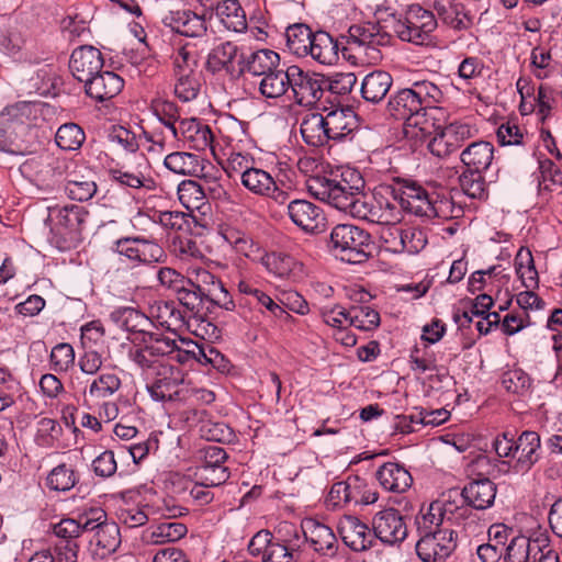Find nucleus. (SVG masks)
<instances>
[{
    "label": "nucleus",
    "mask_w": 562,
    "mask_h": 562,
    "mask_svg": "<svg viewBox=\"0 0 562 562\" xmlns=\"http://www.w3.org/2000/svg\"><path fill=\"white\" fill-rule=\"evenodd\" d=\"M244 123L229 120L227 125V156L223 169L227 175L228 183L218 196L220 224L218 233L223 239L239 254H245L246 248V216L245 194L246 187V156L243 134Z\"/></svg>",
    "instance_id": "obj_1"
},
{
    "label": "nucleus",
    "mask_w": 562,
    "mask_h": 562,
    "mask_svg": "<svg viewBox=\"0 0 562 562\" xmlns=\"http://www.w3.org/2000/svg\"><path fill=\"white\" fill-rule=\"evenodd\" d=\"M364 188L362 175L355 169H346L333 178L316 177L308 182V191L316 199L359 220L369 196Z\"/></svg>",
    "instance_id": "obj_2"
},
{
    "label": "nucleus",
    "mask_w": 562,
    "mask_h": 562,
    "mask_svg": "<svg viewBox=\"0 0 562 562\" xmlns=\"http://www.w3.org/2000/svg\"><path fill=\"white\" fill-rule=\"evenodd\" d=\"M35 112L36 105L26 101L16 102L0 112V151L15 156L32 151L27 135Z\"/></svg>",
    "instance_id": "obj_3"
},
{
    "label": "nucleus",
    "mask_w": 562,
    "mask_h": 562,
    "mask_svg": "<svg viewBox=\"0 0 562 562\" xmlns=\"http://www.w3.org/2000/svg\"><path fill=\"white\" fill-rule=\"evenodd\" d=\"M387 112L395 120L404 121L406 135L423 137L431 134L427 112L422 106L412 86L391 95L387 102Z\"/></svg>",
    "instance_id": "obj_4"
},
{
    "label": "nucleus",
    "mask_w": 562,
    "mask_h": 562,
    "mask_svg": "<svg viewBox=\"0 0 562 562\" xmlns=\"http://www.w3.org/2000/svg\"><path fill=\"white\" fill-rule=\"evenodd\" d=\"M329 244L336 256L353 265L367 261L373 251L371 235L350 224L336 225L331 229Z\"/></svg>",
    "instance_id": "obj_5"
},
{
    "label": "nucleus",
    "mask_w": 562,
    "mask_h": 562,
    "mask_svg": "<svg viewBox=\"0 0 562 562\" xmlns=\"http://www.w3.org/2000/svg\"><path fill=\"white\" fill-rule=\"evenodd\" d=\"M383 189L403 211L417 216H440V206L432 202L428 192L415 181L396 178Z\"/></svg>",
    "instance_id": "obj_6"
},
{
    "label": "nucleus",
    "mask_w": 562,
    "mask_h": 562,
    "mask_svg": "<svg viewBox=\"0 0 562 562\" xmlns=\"http://www.w3.org/2000/svg\"><path fill=\"white\" fill-rule=\"evenodd\" d=\"M90 550L94 558L104 560L113 554L121 544L120 527L114 521L106 520V514L101 508L89 510Z\"/></svg>",
    "instance_id": "obj_7"
},
{
    "label": "nucleus",
    "mask_w": 562,
    "mask_h": 562,
    "mask_svg": "<svg viewBox=\"0 0 562 562\" xmlns=\"http://www.w3.org/2000/svg\"><path fill=\"white\" fill-rule=\"evenodd\" d=\"M75 162L65 157L44 154L26 159L20 167L23 175L40 186H50L67 177Z\"/></svg>",
    "instance_id": "obj_8"
},
{
    "label": "nucleus",
    "mask_w": 562,
    "mask_h": 562,
    "mask_svg": "<svg viewBox=\"0 0 562 562\" xmlns=\"http://www.w3.org/2000/svg\"><path fill=\"white\" fill-rule=\"evenodd\" d=\"M205 69L212 75L224 71L231 80L240 79L246 71V53L244 47L228 41L210 50Z\"/></svg>",
    "instance_id": "obj_9"
},
{
    "label": "nucleus",
    "mask_w": 562,
    "mask_h": 562,
    "mask_svg": "<svg viewBox=\"0 0 562 562\" xmlns=\"http://www.w3.org/2000/svg\"><path fill=\"white\" fill-rule=\"evenodd\" d=\"M437 25L438 21L434 12L419 4H413L407 9L404 18L395 23L394 30L403 41L424 44Z\"/></svg>",
    "instance_id": "obj_10"
},
{
    "label": "nucleus",
    "mask_w": 562,
    "mask_h": 562,
    "mask_svg": "<svg viewBox=\"0 0 562 562\" xmlns=\"http://www.w3.org/2000/svg\"><path fill=\"white\" fill-rule=\"evenodd\" d=\"M475 133L476 130L465 122L456 121L438 125L435 127L427 147L434 156L445 158L457 151Z\"/></svg>",
    "instance_id": "obj_11"
},
{
    "label": "nucleus",
    "mask_w": 562,
    "mask_h": 562,
    "mask_svg": "<svg viewBox=\"0 0 562 562\" xmlns=\"http://www.w3.org/2000/svg\"><path fill=\"white\" fill-rule=\"evenodd\" d=\"M290 88L295 102L301 106H314L326 90V77L317 72L305 71L296 65L290 66Z\"/></svg>",
    "instance_id": "obj_12"
},
{
    "label": "nucleus",
    "mask_w": 562,
    "mask_h": 562,
    "mask_svg": "<svg viewBox=\"0 0 562 562\" xmlns=\"http://www.w3.org/2000/svg\"><path fill=\"white\" fill-rule=\"evenodd\" d=\"M457 548V532L441 528L435 533L422 535L416 543L417 555L424 562H445Z\"/></svg>",
    "instance_id": "obj_13"
},
{
    "label": "nucleus",
    "mask_w": 562,
    "mask_h": 562,
    "mask_svg": "<svg viewBox=\"0 0 562 562\" xmlns=\"http://www.w3.org/2000/svg\"><path fill=\"white\" fill-rule=\"evenodd\" d=\"M151 398L160 402L182 401L187 393L183 373L179 368L165 366L151 384L147 385Z\"/></svg>",
    "instance_id": "obj_14"
},
{
    "label": "nucleus",
    "mask_w": 562,
    "mask_h": 562,
    "mask_svg": "<svg viewBox=\"0 0 562 562\" xmlns=\"http://www.w3.org/2000/svg\"><path fill=\"white\" fill-rule=\"evenodd\" d=\"M391 37L387 33L382 32L375 23H366L351 25L348 30L347 43L352 47L362 49L370 60H379V47L390 43Z\"/></svg>",
    "instance_id": "obj_15"
},
{
    "label": "nucleus",
    "mask_w": 562,
    "mask_h": 562,
    "mask_svg": "<svg viewBox=\"0 0 562 562\" xmlns=\"http://www.w3.org/2000/svg\"><path fill=\"white\" fill-rule=\"evenodd\" d=\"M375 539L385 544H396L407 537L404 517L395 508H386L375 514L372 520Z\"/></svg>",
    "instance_id": "obj_16"
},
{
    "label": "nucleus",
    "mask_w": 562,
    "mask_h": 562,
    "mask_svg": "<svg viewBox=\"0 0 562 562\" xmlns=\"http://www.w3.org/2000/svg\"><path fill=\"white\" fill-rule=\"evenodd\" d=\"M301 527L304 537L318 554L328 558L337 555L339 543L328 526L314 518H306L302 521Z\"/></svg>",
    "instance_id": "obj_17"
},
{
    "label": "nucleus",
    "mask_w": 562,
    "mask_h": 562,
    "mask_svg": "<svg viewBox=\"0 0 562 562\" xmlns=\"http://www.w3.org/2000/svg\"><path fill=\"white\" fill-rule=\"evenodd\" d=\"M103 63L102 54L98 48L83 45L72 52L69 68L78 81L86 83L102 69Z\"/></svg>",
    "instance_id": "obj_18"
},
{
    "label": "nucleus",
    "mask_w": 562,
    "mask_h": 562,
    "mask_svg": "<svg viewBox=\"0 0 562 562\" xmlns=\"http://www.w3.org/2000/svg\"><path fill=\"white\" fill-rule=\"evenodd\" d=\"M288 215L305 233H318L325 225L323 210L307 200L291 201L288 204Z\"/></svg>",
    "instance_id": "obj_19"
},
{
    "label": "nucleus",
    "mask_w": 562,
    "mask_h": 562,
    "mask_svg": "<svg viewBox=\"0 0 562 562\" xmlns=\"http://www.w3.org/2000/svg\"><path fill=\"white\" fill-rule=\"evenodd\" d=\"M338 531L344 543L351 550L360 552L370 549L375 537L373 530L355 516H345L339 520Z\"/></svg>",
    "instance_id": "obj_20"
},
{
    "label": "nucleus",
    "mask_w": 562,
    "mask_h": 562,
    "mask_svg": "<svg viewBox=\"0 0 562 562\" xmlns=\"http://www.w3.org/2000/svg\"><path fill=\"white\" fill-rule=\"evenodd\" d=\"M432 8L438 20L453 31H467L473 25V16L460 0H435Z\"/></svg>",
    "instance_id": "obj_21"
},
{
    "label": "nucleus",
    "mask_w": 562,
    "mask_h": 562,
    "mask_svg": "<svg viewBox=\"0 0 562 562\" xmlns=\"http://www.w3.org/2000/svg\"><path fill=\"white\" fill-rule=\"evenodd\" d=\"M173 139L187 143L189 148L204 151L212 148L213 133L209 125L198 119H183L179 121L177 136Z\"/></svg>",
    "instance_id": "obj_22"
},
{
    "label": "nucleus",
    "mask_w": 562,
    "mask_h": 562,
    "mask_svg": "<svg viewBox=\"0 0 562 562\" xmlns=\"http://www.w3.org/2000/svg\"><path fill=\"white\" fill-rule=\"evenodd\" d=\"M89 212L80 205H66L56 213L54 229L63 236L65 241L77 240L87 221Z\"/></svg>",
    "instance_id": "obj_23"
},
{
    "label": "nucleus",
    "mask_w": 562,
    "mask_h": 562,
    "mask_svg": "<svg viewBox=\"0 0 562 562\" xmlns=\"http://www.w3.org/2000/svg\"><path fill=\"white\" fill-rule=\"evenodd\" d=\"M402 211L394 200L392 202L383 196L376 199L369 193L360 220L382 225H395L402 220Z\"/></svg>",
    "instance_id": "obj_24"
},
{
    "label": "nucleus",
    "mask_w": 562,
    "mask_h": 562,
    "mask_svg": "<svg viewBox=\"0 0 562 562\" xmlns=\"http://www.w3.org/2000/svg\"><path fill=\"white\" fill-rule=\"evenodd\" d=\"M124 87V80L113 71L102 69L85 83V92L97 102H104L116 97Z\"/></svg>",
    "instance_id": "obj_25"
},
{
    "label": "nucleus",
    "mask_w": 562,
    "mask_h": 562,
    "mask_svg": "<svg viewBox=\"0 0 562 562\" xmlns=\"http://www.w3.org/2000/svg\"><path fill=\"white\" fill-rule=\"evenodd\" d=\"M194 283L199 286L200 294L204 296L205 301L227 311L234 310L235 303L231 294L225 289L223 282L214 274L206 270L198 271L196 281Z\"/></svg>",
    "instance_id": "obj_26"
},
{
    "label": "nucleus",
    "mask_w": 562,
    "mask_h": 562,
    "mask_svg": "<svg viewBox=\"0 0 562 562\" xmlns=\"http://www.w3.org/2000/svg\"><path fill=\"white\" fill-rule=\"evenodd\" d=\"M514 448L516 461L513 470L516 473H526L539 459L540 436L536 431H522Z\"/></svg>",
    "instance_id": "obj_27"
},
{
    "label": "nucleus",
    "mask_w": 562,
    "mask_h": 562,
    "mask_svg": "<svg viewBox=\"0 0 562 562\" xmlns=\"http://www.w3.org/2000/svg\"><path fill=\"white\" fill-rule=\"evenodd\" d=\"M380 486L392 493H404L413 484V476L404 465L397 462H385L375 471Z\"/></svg>",
    "instance_id": "obj_28"
},
{
    "label": "nucleus",
    "mask_w": 562,
    "mask_h": 562,
    "mask_svg": "<svg viewBox=\"0 0 562 562\" xmlns=\"http://www.w3.org/2000/svg\"><path fill=\"white\" fill-rule=\"evenodd\" d=\"M464 503L477 510L490 508L496 497V485L487 477L473 480L461 491Z\"/></svg>",
    "instance_id": "obj_29"
},
{
    "label": "nucleus",
    "mask_w": 562,
    "mask_h": 562,
    "mask_svg": "<svg viewBox=\"0 0 562 562\" xmlns=\"http://www.w3.org/2000/svg\"><path fill=\"white\" fill-rule=\"evenodd\" d=\"M165 23L176 33L187 37H199L206 31L204 18L190 10L170 12Z\"/></svg>",
    "instance_id": "obj_30"
},
{
    "label": "nucleus",
    "mask_w": 562,
    "mask_h": 562,
    "mask_svg": "<svg viewBox=\"0 0 562 562\" xmlns=\"http://www.w3.org/2000/svg\"><path fill=\"white\" fill-rule=\"evenodd\" d=\"M290 67H288L286 70L277 68L256 80H251L250 83L258 88V91L262 97L267 99H277L288 91L290 88Z\"/></svg>",
    "instance_id": "obj_31"
},
{
    "label": "nucleus",
    "mask_w": 562,
    "mask_h": 562,
    "mask_svg": "<svg viewBox=\"0 0 562 562\" xmlns=\"http://www.w3.org/2000/svg\"><path fill=\"white\" fill-rule=\"evenodd\" d=\"M494 158V146L490 142L471 143L460 155L462 164L469 170L484 172Z\"/></svg>",
    "instance_id": "obj_32"
},
{
    "label": "nucleus",
    "mask_w": 562,
    "mask_h": 562,
    "mask_svg": "<svg viewBox=\"0 0 562 562\" xmlns=\"http://www.w3.org/2000/svg\"><path fill=\"white\" fill-rule=\"evenodd\" d=\"M393 85L392 76L383 70H374L368 74L361 83V95L370 103H379L384 100Z\"/></svg>",
    "instance_id": "obj_33"
},
{
    "label": "nucleus",
    "mask_w": 562,
    "mask_h": 562,
    "mask_svg": "<svg viewBox=\"0 0 562 562\" xmlns=\"http://www.w3.org/2000/svg\"><path fill=\"white\" fill-rule=\"evenodd\" d=\"M307 57L321 65H334L339 59V44L328 32L318 30L314 49H308Z\"/></svg>",
    "instance_id": "obj_34"
},
{
    "label": "nucleus",
    "mask_w": 562,
    "mask_h": 562,
    "mask_svg": "<svg viewBox=\"0 0 562 562\" xmlns=\"http://www.w3.org/2000/svg\"><path fill=\"white\" fill-rule=\"evenodd\" d=\"M541 538L513 537L504 550L503 562H532Z\"/></svg>",
    "instance_id": "obj_35"
},
{
    "label": "nucleus",
    "mask_w": 562,
    "mask_h": 562,
    "mask_svg": "<svg viewBox=\"0 0 562 562\" xmlns=\"http://www.w3.org/2000/svg\"><path fill=\"white\" fill-rule=\"evenodd\" d=\"M254 262H260L267 271L280 278H292L296 270L302 269L301 263L296 262L293 257L281 252L254 256Z\"/></svg>",
    "instance_id": "obj_36"
},
{
    "label": "nucleus",
    "mask_w": 562,
    "mask_h": 562,
    "mask_svg": "<svg viewBox=\"0 0 562 562\" xmlns=\"http://www.w3.org/2000/svg\"><path fill=\"white\" fill-rule=\"evenodd\" d=\"M329 139L338 140L356 128L355 114L349 109H336L324 115Z\"/></svg>",
    "instance_id": "obj_37"
},
{
    "label": "nucleus",
    "mask_w": 562,
    "mask_h": 562,
    "mask_svg": "<svg viewBox=\"0 0 562 562\" xmlns=\"http://www.w3.org/2000/svg\"><path fill=\"white\" fill-rule=\"evenodd\" d=\"M79 480L80 475L75 465L63 462L48 472L45 484L50 491L68 492L76 486Z\"/></svg>",
    "instance_id": "obj_38"
},
{
    "label": "nucleus",
    "mask_w": 562,
    "mask_h": 562,
    "mask_svg": "<svg viewBox=\"0 0 562 562\" xmlns=\"http://www.w3.org/2000/svg\"><path fill=\"white\" fill-rule=\"evenodd\" d=\"M188 532L184 524L178 521H164L144 531L143 539L147 543L162 544L175 542L183 538Z\"/></svg>",
    "instance_id": "obj_39"
},
{
    "label": "nucleus",
    "mask_w": 562,
    "mask_h": 562,
    "mask_svg": "<svg viewBox=\"0 0 562 562\" xmlns=\"http://www.w3.org/2000/svg\"><path fill=\"white\" fill-rule=\"evenodd\" d=\"M164 165L173 173L199 177L203 171L202 160L193 154L175 151L165 157Z\"/></svg>",
    "instance_id": "obj_40"
},
{
    "label": "nucleus",
    "mask_w": 562,
    "mask_h": 562,
    "mask_svg": "<svg viewBox=\"0 0 562 562\" xmlns=\"http://www.w3.org/2000/svg\"><path fill=\"white\" fill-rule=\"evenodd\" d=\"M89 513L79 519L64 518L53 527L54 535L58 538L56 543L78 542V538L89 532Z\"/></svg>",
    "instance_id": "obj_41"
},
{
    "label": "nucleus",
    "mask_w": 562,
    "mask_h": 562,
    "mask_svg": "<svg viewBox=\"0 0 562 562\" xmlns=\"http://www.w3.org/2000/svg\"><path fill=\"white\" fill-rule=\"evenodd\" d=\"M301 134L307 145L318 147L325 145L328 140L326 123L321 113H311L306 115L301 123Z\"/></svg>",
    "instance_id": "obj_42"
},
{
    "label": "nucleus",
    "mask_w": 562,
    "mask_h": 562,
    "mask_svg": "<svg viewBox=\"0 0 562 562\" xmlns=\"http://www.w3.org/2000/svg\"><path fill=\"white\" fill-rule=\"evenodd\" d=\"M216 12L226 29L237 33L246 31V12L238 0L217 2Z\"/></svg>",
    "instance_id": "obj_43"
},
{
    "label": "nucleus",
    "mask_w": 562,
    "mask_h": 562,
    "mask_svg": "<svg viewBox=\"0 0 562 562\" xmlns=\"http://www.w3.org/2000/svg\"><path fill=\"white\" fill-rule=\"evenodd\" d=\"M111 318L125 330L138 334L139 338H144V334L149 333L146 329L150 324L149 317L132 307H122L113 311Z\"/></svg>",
    "instance_id": "obj_44"
},
{
    "label": "nucleus",
    "mask_w": 562,
    "mask_h": 562,
    "mask_svg": "<svg viewBox=\"0 0 562 562\" xmlns=\"http://www.w3.org/2000/svg\"><path fill=\"white\" fill-rule=\"evenodd\" d=\"M248 74L256 80L280 65V56L277 52L268 48L257 49L248 56Z\"/></svg>",
    "instance_id": "obj_45"
},
{
    "label": "nucleus",
    "mask_w": 562,
    "mask_h": 562,
    "mask_svg": "<svg viewBox=\"0 0 562 562\" xmlns=\"http://www.w3.org/2000/svg\"><path fill=\"white\" fill-rule=\"evenodd\" d=\"M391 235H395L398 241L393 243V250L394 251H406L408 254H417L427 244L425 234L414 227L409 228H400V227H393L390 229Z\"/></svg>",
    "instance_id": "obj_46"
},
{
    "label": "nucleus",
    "mask_w": 562,
    "mask_h": 562,
    "mask_svg": "<svg viewBox=\"0 0 562 562\" xmlns=\"http://www.w3.org/2000/svg\"><path fill=\"white\" fill-rule=\"evenodd\" d=\"M312 29L305 23H294L285 29V46L290 54L297 58L307 57V38Z\"/></svg>",
    "instance_id": "obj_47"
},
{
    "label": "nucleus",
    "mask_w": 562,
    "mask_h": 562,
    "mask_svg": "<svg viewBox=\"0 0 562 562\" xmlns=\"http://www.w3.org/2000/svg\"><path fill=\"white\" fill-rule=\"evenodd\" d=\"M121 379L112 372H103L92 380L85 391V397L92 400H105L114 395L121 389Z\"/></svg>",
    "instance_id": "obj_48"
},
{
    "label": "nucleus",
    "mask_w": 562,
    "mask_h": 562,
    "mask_svg": "<svg viewBox=\"0 0 562 562\" xmlns=\"http://www.w3.org/2000/svg\"><path fill=\"white\" fill-rule=\"evenodd\" d=\"M446 509L441 502H432L424 509L422 508L419 515L416 517V525L422 535L435 533L441 530L439 527L443 522Z\"/></svg>",
    "instance_id": "obj_49"
},
{
    "label": "nucleus",
    "mask_w": 562,
    "mask_h": 562,
    "mask_svg": "<svg viewBox=\"0 0 562 562\" xmlns=\"http://www.w3.org/2000/svg\"><path fill=\"white\" fill-rule=\"evenodd\" d=\"M176 333L165 334L159 331H149L144 334L142 344L147 346L149 353L154 355L157 359L171 356L172 351L177 348Z\"/></svg>",
    "instance_id": "obj_50"
},
{
    "label": "nucleus",
    "mask_w": 562,
    "mask_h": 562,
    "mask_svg": "<svg viewBox=\"0 0 562 562\" xmlns=\"http://www.w3.org/2000/svg\"><path fill=\"white\" fill-rule=\"evenodd\" d=\"M349 502L353 505H370L378 501L379 493L364 479L358 475L348 476Z\"/></svg>",
    "instance_id": "obj_51"
},
{
    "label": "nucleus",
    "mask_w": 562,
    "mask_h": 562,
    "mask_svg": "<svg viewBox=\"0 0 562 562\" xmlns=\"http://www.w3.org/2000/svg\"><path fill=\"white\" fill-rule=\"evenodd\" d=\"M151 110L158 120L168 128L171 137L177 136L180 113L177 104L165 99H156L151 102Z\"/></svg>",
    "instance_id": "obj_52"
},
{
    "label": "nucleus",
    "mask_w": 562,
    "mask_h": 562,
    "mask_svg": "<svg viewBox=\"0 0 562 562\" xmlns=\"http://www.w3.org/2000/svg\"><path fill=\"white\" fill-rule=\"evenodd\" d=\"M515 269L518 278L526 289L538 286V272L533 263V257L529 250L520 249L515 258Z\"/></svg>",
    "instance_id": "obj_53"
},
{
    "label": "nucleus",
    "mask_w": 562,
    "mask_h": 562,
    "mask_svg": "<svg viewBox=\"0 0 562 562\" xmlns=\"http://www.w3.org/2000/svg\"><path fill=\"white\" fill-rule=\"evenodd\" d=\"M178 199L187 210H200L204 205L205 193L196 181L183 180L178 186Z\"/></svg>",
    "instance_id": "obj_54"
},
{
    "label": "nucleus",
    "mask_w": 562,
    "mask_h": 562,
    "mask_svg": "<svg viewBox=\"0 0 562 562\" xmlns=\"http://www.w3.org/2000/svg\"><path fill=\"white\" fill-rule=\"evenodd\" d=\"M61 435L63 428L56 419L43 417L36 423L35 442L38 447H55Z\"/></svg>",
    "instance_id": "obj_55"
},
{
    "label": "nucleus",
    "mask_w": 562,
    "mask_h": 562,
    "mask_svg": "<svg viewBox=\"0 0 562 562\" xmlns=\"http://www.w3.org/2000/svg\"><path fill=\"white\" fill-rule=\"evenodd\" d=\"M86 135L83 130L75 123H67L61 125L55 135L57 146L63 150H77L83 142Z\"/></svg>",
    "instance_id": "obj_56"
},
{
    "label": "nucleus",
    "mask_w": 562,
    "mask_h": 562,
    "mask_svg": "<svg viewBox=\"0 0 562 562\" xmlns=\"http://www.w3.org/2000/svg\"><path fill=\"white\" fill-rule=\"evenodd\" d=\"M65 190L71 200L83 202L90 200L95 194L97 184L92 179L78 181V175L74 171H69L66 177Z\"/></svg>",
    "instance_id": "obj_57"
},
{
    "label": "nucleus",
    "mask_w": 562,
    "mask_h": 562,
    "mask_svg": "<svg viewBox=\"0 0 562 562\" xmlns=\"http://www.w3.org/2000/svg\"><path fill=\"white\" fill-rule=\"evenodd\" d=\"M347 317L350 326L364 331L375 329L380 324V314L370 306H351Z\"/></svg>",
    "instance_id": "obj_58"
},
{
    "label": "nucleus",
    "mask_w": 562,
    "mask_h": 562,
    "mask_svg": "<svg viewBox=\"0 0 562 562\" xmlns=\"http://www.w3.org/2000/svg\"><path fill=\"white\" fill-rule=\"evenodd\" d=\"M252 165L248 166V191L266 196L273 190L274 180L270 173L256 165L251 156Z\"/></svg>",
    "instance_id": "obj_59"
},
{
    "label": "nucleus",
    "mask_w": 562,
    "mask_h": 562,
    "mask_svg": "<svg viewBox=\"0 0 562 562\" xmlns=\"http://www.w3.org/2000/svg\"><path fill=\"white\" fill-rule=\"evenodd\" d=\"M175 77V94L182 102L194 100L201 89L200 72L178 75Z\"/></svg>",
    "instance_id": "obj_60"
},
{
    "label": "nucleus",
    "mask_w": 562,
    "mask_h": 562,
    "mask_svg": "<svg viewBox=\"0 0 562 562\" xmlns=\"http://www.w3.org/2000/svg\"><path fill=\"white\" fill-rule=\"evenodd\" d=\"M199 290L200 289L195 285L194 281L186 280L180 286L176 288L175 292L177 293L178 301L187 310L192 313H199L203 302L205 301Z\"/></svg>",
    "instance_id": "obj_61"
},
{
    "label": "nucleus",
    "mask_w": 562,
    "mask_h": 562,
    "mask_svg": "<svg viewBox=\"0 0 562 562\" xmlns=\"http://www.w3.org/2000/svg\"><path fill=\"white\" fill-rule=\"evenodd\" d=\"M422 106L427 110H436L435 104L441 102L443 93L440 88L431 81L422 80L412 83Z\"/></svg>",
    "instance_id": "obj_62"
},
{
    "label": "nucleus",
    "mask_w": 562,
    "mask_h": 562,
    "mask_svg": "<svg viewBox=\"0 0 562 562\" xmlns=\"http://www.w3.org/2000/svg\"><path fill=\"white\" fill-rule=\"evenodd\" d=\"M50 369L54 372H67L75 366V350L70 344H57L50 351Z\"/></svg>",
    "instance_id": "obj_63"
},
{
    "label": "nucleus",
    "mask_w": 562,
    "mask_h": 562,
    "mask_svg": "<svg viewBox=\"0 0 562 562\" xmlns=\"http://www.w3.org/2000/svg\"><path fill=\"white\" fill-rule=\"evenodd\" d=\"M482 171L467 170L459 177L462 191L472 199H483L486 195L485 179Z\"/></svg>",
    "instance_id": "obj_64"
}]
</instances>
